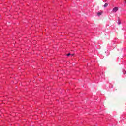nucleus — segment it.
<instances>
[{"label":"nucleus","mask_w":126,"mask_h":126,"mask_svg":"<svg viewBox=\"0 0 126 126\" xmlns=\"http://www.w3.org/2000/svg\"><path fill=\"white\" fill-rule=\"evenodd\" d=\"M102 12H98V13H97V15H98V16H100V15H101V14H102Z\"/></svg>","instance_id":"obj_3"},{"label":"nucleus","mask_w":126,"mask_h":126,"mask_svg":"<svg viewBox=\"0 0 126 126\" xmlns=\"http://www.w3.org/2000/svg\"><path fill=\"white\" fill-rule=\"evenodd\" d=\"M119 10V7H114L113 10H112V11L113 12H117V11Z\"/></svg>","instance_id":"obj_1"},{"label":"nucleus","mask_w":126,"mask_h":126,"mask_svg":"<svg viewBox=\"0 0 126 126\" xmlns=\"http://www.w3.org/2000/svg\"><path fill=\"white\" fill-rule=\"evenodd\" d=\"M118 24H119V25L121 24V22L119 21V22H118Z\"/></svg>","instance_id":"obj_5"},{"label":"nucleus","mask_w":126,"mask_h":126,"mask_svg":"<svg viewBox=\"0 0 126 126\" xmlns=\"http://www.w3.org/2000/svg\"><path fill=\"white\" fill-rule=\"evenodd\" d=\"M66 56H73V54H70V53H68V54L66 55Z\"/></svg>","instance_id":"obj_4"},{"label":"nucleus","mask_w":126,"mask_h":126,"mask_svg":"<svg viewBox=\"0 0 126 126\" xmlns=\"http://www.w3.org/2000/svg\"><path fill=\"white\" fill-rule=\"evenodd\" d=\"M108 6V3H105L104 5V7H107Z\"/></svg>","instance_id":"obj_2"}]
</instances>
